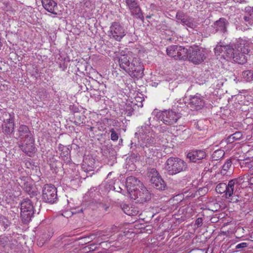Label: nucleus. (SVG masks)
Segmentation results:
<instances>
[{
  "instance_id": "nucleus-1",
  "label": "nucleus",
  "mask_w": 253,
  "mask_h": 253,
  "mask_svg": "<svg viewBox=\"0 0 253 253\" xmlns=\"http://www.w3.org/2000/svg\"><path fill=\"white\" fill-rule=\"evenodd\" d=\"M119 67L132 78L140 79L143 76V65L137 56L128 51L118 57Z\"/></svg>"
},
{
  "instance_id": "nucleus-2",
  "label": "nucleus",
  "mask_w": 253,
  "mask_h": 253,
  "mask_svg": "<svg viewBox=\"0 0 253 253\" xmlns=\"http://www.w3.org/2000/svg\"><path fill=\"white\" fill-rule=\"evenodd\" d=\"M187 163L178 157H171L165 164V169L169 175H174L187 170Z\"/></svg>"
},
{
  "instance_id": "nucleus-3",
  "label": "nucleus",
  "mask_w": 253,
  "mask_h": 253,
  "mask_svg": "<svg viewBox=\"0 0 253 253\" xmlns=\"http://www.w3.org/2000/svg\"><path fill=\"white\" fill-rule=\"evenodd\" d=\"M244 177L240 176L229 181L227 184V189L225 193V198L233 200L234 198L238 197L242 189L241 184Z\"/></svg>"
},
{
  "instance_id": "nucleus-4",
  "label": "nucleus",
  "mask_w": 253,
  "mask_h": 253,
  "mask_svg": "<svg viewBox=\"0 0 253 253\" xmlns=\"http://www.w3.org/2000/svg\"><path fill=\"white\" fill-rule=\"evenodd\" d=\"M21 218L24 224L29 222L34 215L32 202L29 199H24L21 203Z\"/></svg>"
},
{
  "instance_id": "nucleus-5",
  "label": "nucleus",
  "mask_w": 253,
  "mask_h": 253,
  "mask_svg": "<svg viewBox=\"0 0 253 253\" xmlns=\"http://www.w3.org/2000/svg\"><path fill=\"white\" fill-rule=\"evenodd\" d=\"M206 58L205 50L198 46L191 47L186 54V59L195 65L201 64Z\"/></svg>"
},
{
  "instance_id": "nucleus-6",
  "label": "nucleus",
  "mask_w": 253,
  "mask_h": 253,
  "mask_svg": "<svg viewBox=\"0 0 253 253\" xmlns=\"http://www.w3.org/2000/svg\"><path fill=\"white\" fill-rule=\"evenodd\" d=\"M156 117L164 124L171 126L176 123L181 116L179 113L176 112L172 110H166L158 112Z\"/></svg>"
},
{
  "instance_id": "nucleus-7",
  "label": "nucleus",
  "mask_w": 253,
  "mask_h": 253,
  "mask_svg": "<svg viewBox=\"0 0 253 253\" xmlns=\"http://www.w3.org/2000/svg\"><path fill=\"white\" fill-rule=\"evenodd\" d=\"M167 54L175 60H186V54L188 49L184 47L178 45H171L167 48Z\"/></svg>"
},
{
  "instance_id": "nucleus-8",
  "label": "nucleus",
  "mask_w": 253,
  "mask_h": 253,
  "mask_svg": "<svg viewBox=\"0 0 253 253\" xmlns=\"http://www.w3.org/2000/svg\"><path fill=\"white\" fill-rule=\"evenodd\" d=\"M42 200L45 203L53 204L57 199L56 188L52 184H46L42 189Z\"/></svg>"
},
{
  "instance_id": "nucleus-9",
  "label": "nucleus",
  "mask_w": 253,
  "mask_h": 253,
  "mask_svg": "<svg viewBox=\"0 0 253 253\" xmlns=\"http://www.w3.org/2000/svg\"><path fill=\"white\" fill-rule=\"evenodd\" d=\"M129 196L131 199L136 200V202L139 203L147 202L151 199V194L143 185L131 193Z\"/></svg>"
},
{
  "instance_id": "nucleus-10",
  "label": "nucleus",
  "mask_w": 253,
  "mask_h": 253,
  "mask_svg": "<svg viewBox=\"0 0 253 253\" xmlns=\"http://www.w3.org/2000/svg\"><path fill=\"white\" fill-rule=\"evenodd\" d=\"M17 181L19 185L30 196V197H33L37 195L38 191L29 177L21 176Z\"/></svg>"
},
{
  "instance_id": "nucleus-11",
  "label": "nucleus",
  "mask_w": 253,
  "mask_h": 253,
  "mask_svg": "<svg viewBox=\"0 0 253 253\" xmlns=\"http://www.w3.org/2000/svg\"><path fill=\"white\" fill-rule=\"evenodd\" d=\"M109 36L110 39L117 41H121L126 35L124 27L118 22H113L110 27Z\"/></svg>"
},
{
  "instance_id": "nucleus-12",
  "label": "nucleus",
  "mask_w": 253,
  "mask_h": 253,
  "mask_svg": "<svg viewBox=\"0 0 253 253\" xmlns=\"http://www.w3.org/2000/svg\"><path fill=\"white\" fill-rule=\"evenodd\" d=\"M125 2L132 16L142 21L144 20L143 12L137 0H125Z\"/></svg>"
},
{
  "instance_id": "nucleus-13",
  "label": "nucleus",
  "mask_w": 253,
  "mask_h": 253,
  "mask_svg": "<svg viewBox=\"0 0 253 253\" xmlns=\"http://www.w3.org/2000/svg\"><path fill=\"white\" fill-rule=\"evenodd\" d=\"M249 52L248 49L243 44H237V51L232 59L240 64H244L247 61L246 54Z\"/></svg>"
},
{
  "instance_id": "nucleus-14",
  "label": "nucleus",
  "mask_w": 253,
  "mask_h": 253,
  "mask_svg": "<svg viewBox=\"0 0 253 253\" xmlns=\"http://www.w3.org/2000/svg\"><path fill=\"white\" fill-rule=\"evenodd\" d=\"M189 105L191 110H201L205 105V101L203 96L198 93L195 95L191 96L189 99Z\"/></svg>"
},
{
  "instance_id": "nucleus-15",
  "label": "nucleus",
  "mask_w": 253,
  "mask_h": 253,
  "mask_svg": "<svg viewBox=\"0 0 253 253\" xmlns=\"http://www.w3.org/2000/svg\"><path fill=\"white\" fill-rule=\"evenodd\" d=\"M143 184L137 178L129 176L126 179V188L129 195L134 190L140 188Z\"/></svg>"
},
{
  "instance_id": "nucleus-16",
  "label": "nucleus",
  "mask_w": 253,
  "mask_h": 253,
  "mask_svg": "<svg viewBox=\"0 0 253 253\" xmlns=\"http://www.w3.org/2000/svg\"><path fill=\"white\" fill-rule=\"evenodd\" d=\"M176 19L180 21L181 23L191 28H194L196 25L194 23V19L190 17L182 11H178L176 14Z\"/></svg>"
},
{
  "instance_id": "nucleus-17",
  "label": "nucleus",
  "mask_w": 253,
  "mask_h": 253,
  "mask_svg": "<svg viewBox=\"0 0 253 253\" xmlns=\"http://www.w3.org/2000/svg\"><path fill=\"white\" fill-rule=\"evenodd\" d=\"M43 7L48 12L54 15L59 14L61 10L59 9L57 3L54 0H42Z\"/></svg>"
},
{
  "instance_id": "nucleus-18",
  "label": "nucleus",
  "mask_w": 253,
  "mask_h": 253,
  "mask_svg": "<svg viewBox=\"0 0 253 253\" xmlns=\"http://www.w3.org/2000/svg\"><path fill=\"white\" fill-rule=\"evenodd\" d=\"M14 137L17 139H28L32 138V134L28 126L20 125L14 133Z\"/></svg>"
},
{
  "instance_id": "nucleus-19",
  "label": "nucleus",
  "mask_w": 253,
  "mask_h": 253,
  "mask_svg": "<svg viewBox=\"0 0 253 253\" xmlns=\"http://www.w3.org/2000/svg\"><path fill=\"white\" fill-rule=\"evenodd\" d=\"M207 154L205 150H192L187 154V158L191 162L196 163L198 161L205 158Z\"/></svg>"
},
{
  "instance_id": "nucleus-20",
  "label": "nucleus",
  "mask_w": 253,
  "mask_h": 253,
  "mask_svg": "<svg viewBox=\"0 0 253 253\" xmlns=\"http://www.w3.org/2000/svg\"><path fill=\"white\" fill-rule=\"evenodd\" d=\"M26 142L19 146L21 150L29 156H31L34 153L35 146L34 144V139L30 138L25 140Z\"/></svg>"
},
{
  "instance_id": "nucleus-21",
  "label": "nucleus",
  "mask_w": 253,
  "mask_h": 253,
  "mask_svg": "<svg viewBox=\"0 0 253 253\" xmlns=\"http://www.w3.org/2000/svg\"><path fill=\"white\" fill-rule=\"evenodd\" d=\"M229 25V22L224 18H220L216 21L213 25V27L215 32H219L222 33L227 32V27Z\"/></svg>"
},
{
  "instance_id": "nucleus-22",
  "label": "nucleus",
  "mask_w": 253,
  "mask_h": 253,
  "mask_svg": "<svg viewBox=\"0 0 253 253\" xmlns=\"http://www.w3.org/2000/svg\"><path fill=\"white\" fill-rule=\"evenodd\" d=\"M15 239H13L10 235H5L4 234L0 236V245L4 247L7 246L11 248L15 246L16 244Z\"/></svg>"
},
{
  "instance_id": "nucleus-23",
  "label": "nucleus",
  "mask_w": 253,
  "mask_h": 253,
  "mask_svg": "<svg viewBox=\"0 0 253 253\" xmlns=\"http://www.w3.org/2000/svg\"><path fill=\"white\" fill-rule=\"evenodd\" d=\"M140 141L141 142H140V145L143 148H148L156 144L155 138L150 135H143L140 137Z\"/></svg>"
},
{
  "instance_id": "nucleus-24",
  "label": "nucleus",
  "mask_w": 253,
  "mask_h": 253,
  "mask_svg": "<svg viewBox=\"0 0 253 253\" xmlns=\"http://www.w3.org/2000/svg\"><path fill=\"white\" fill-rule=\"evenodd\" d=\"M243 19L248 26H253V7L246 6L244 9Z\"/></svg>"
},
{
  "instance_id": "nucleus-25",
  "label": "nucleus",
  "mask_w": 253,
  "mask_h": 253,
  "mask_svg": "<svg viewBox=\"0 0 253 253\" xmlns=\"http://www.w3.org/2000/svg\"><path fill=\"white\" fill-rule=\"evenodd\" d=\"M14 128V123L13 120L7 119L4 120L2 125V132L6 135H10L13 131Z\"/></svg>"
},
{
  "instance_id": "nucleus-26",
  "label": "nucleus",
  "mask_w": 253,
  "mask_h": 253,
  "mask_svg": "<svg viewBox=\"0 0 253 253\" xmlns=\"http://www.w3.org/2000/svg\"><path fill=\"white\" fill-rule=\"evenodd\" d=\"M237 44L233 46L232 44H226L224 46L223 56L227 60L232 59L234 57V54L237 51Z\"/></svg>"
},
{
  "instance_id": "nucleus-27",
  "label": "nucleus",
  "mask_w": 253,
  "mask_h": 253,
  "mask_svg": "<svg viewBox=\"0 0 253 253\" xmlns=\"http://www.w3.org/2000/svg\"><path fill=\"white\" fill-rule=\"evenodd\" d=\"M234 159L230 158L226 160L225 163L222 167L220 170V173L223 175H230L233 171V167H232L233 162L232 160Z\"/></svg>"
},
{
  "instance_id": "nucleus-28",
  "label": "nucleus",
  "mask_w": 253,
  "mask_h": 253,
  "mask_svg": "<svg viewBox=\"0 0 253 253\" xmlns=\"http://www.w3.org/2000/svg\"><path fill=\"white\" fill-rule=\"evenodd\" d=\"M94 160L92 158H85L83 161L82 164V169L86 173L94 170Z\"/></svg>"
},
{
  "instance_id": "nucleus-29",
  "label": "nucleus",
  "mask_w": 253,
  "mask_h": 253,
  "mask_svg": "<svg viewBox=\"0 0 253 253\" xmlns=\"http://www.w3.org/2000/svg\"><path fill=\"white\" fill-rule=\"evenodd\" d=\"M150 181L153 186L158 190H164L167 187L166 182L161 176L155 179L150 180Z\"/></svg>"
},
{
  "instance_id": "nucleus-30",
  "label": "nucleus",
  "mask_w": 253,
  "mask_h": 253,
  "mask_svg": "<svg viewBox=\"0 0 253 253\" xmlns=\"http://www.w3.org/2000/svg\"><path fill=\"white\" fill-rule=\"evenodd\" d=\"M122 209L126 214L129 216L135 215L138 212V211L134 210V208L126 204L123 205Z\"/></svg>"
},
{
  "instance_id": "nucleus-31",
  "label": "nucleus",
  "mask_w": 253,
  "mask_h": 253,
  "mask_svg": "<svg viewBox=\"0 0 253 253\" xmlns=\"http://www.w3.org/2000/svg\"><path fill=\"white\" fill-rule=\"evenodd\" d=\"M225 152L222 149H218L213 152L211 158L212 161H218L221 159L224 156Z\"/></svg>"
},
{
  "instance_id": "nucleus-32",
  "label": "nucleus",
  "mask_w": 253,
  "mask_h": 253,
  "mask_svg": "<svg viewBox=\"0 0 253 253\" xmlns=\"http://www.w3.org/2000/svg\"><path fill=\"white\" fill-rule=\"evenodd\" d=\"M243 78L247 82L253 81V71L246 70L242 73Z\"/></svg>"
},
{
  "instance_id": "nucleus-33",
  "label": "nucleus",
  "mask_w": 253,
  "mask_h": 253,
  "mask_svg": "<svg viewBox=\"0 0 253 253\" xmlns=\"http://www.w3.org/2000/svg\"><path fill=\"white\" fill-rule=\"evenodd\" d=\"M227 189V184L225 183H218L215 188L216 192L218 194H223L225 196V193Z\"/></svg>"
},
{
  "instance_id": "nucleus-34",
  "label": "nucleus",
  "mask_w": 253,
  "mask_h": 253,
  "mask_svg": "<svg viewBox=\"0 0 253 253\" xmlns=\"http://www.w3.org/2000/svg\"><path fill=\"white\" fill-rule=\"evenodd\" d=\"M148 175L150 178V180H152V179H155L161 176L156 169L154 168L149 169L148 171Z\"/></svg>"
},
{
  "instance_id": "nucleus-35",
  "label": "nucleus",
  "mask_w": 253,
  "mask_h": 253,
  "mask_svg": "<svg viewBox=\"0 0 253 253\" xmlns=\"http://www.w3.org/2000/svg\"><path fill=\"white\" fill-rule=\"evenodd\" d=\"M225 46L226 44H223V43L221 42H218L214 49L215 54L219 55L222 52H224V46Z\"/></svg>"
},
{
  "instance_id": "nucleus-36",
  "label": "nucleus",
  "mask_w": 253,
  "mask_h": 253,
  "mask_svg": "<svg viewBox=\"0 0 253 253\" xmlns=\"http://www.w3.org/2000/svg\"><path fill=\"white\" fill-rule=\"evenodd\" d=\"M11 222L5 216H1L0 218V224L3 227V229L5 230L10 225Z\"/></svg>"
},
{
  "instance_id": "nucleus-37",
  "label": "nucleus",
  "mask_w": 253,
  "mask_h": 253,
  "mask_svg": "<svg viewBox=\"0 0 253 253\" xmlns=\"http://www.w3.org/2000/svg\"><path fill=\"white\" fill-rule=\"evenodd\" d=\"M109 132L111 133V139L113 141H117L120 135V134L118 131L116 130L114 128H111L109 130Z\"/></svg>"
},
{
  "instance_id": "nucleus-38",
  "label": "nucleus",
  "mask_w": 253,
  "mask_h": 253,
  "mask_svg": "<svg viewBox=\"0 0 253 253\" xmlns=\"http://www.w3.org/2000/svg\"><path fill=\"white\" fill-rule=\"evenodd\" d=\"M150 119L151 118H149L148 119V122L145 123L144 125L141 126V128L139 130L140 133L145 134L147 132V131H148V128H149L151 126Z\"/></svg>"
},
{
  "instance_id": "nucleus-39",
  "label": "nucleus",
  "mask_w": 253,
  "mask_h": 253,
  "mask_svg": "<svg viewBox=\"0 0 253 253\" xmlns=\"http://www.w3.org/2000/svg\"><path fill=\"white\" fill-rule=\"evenodd\" d=\"M85 117L83 115H77L75 117L74 123L76 125H79L83 124L84 120Z\"/></svg>"
},
{
  "instance_id": "nucleus-40",
  "label": "nucleus",
  "mask_w": 253,
  "mask_h": 253,
  "mask_svg": "<svg viewBox=\"0 0 253 253\" xmlns=\"http://www.w3.org/2000/svg\"><path fill=\"white\" fill-rule=\"evenodd\" d=\"M60 155L64 161H69L68 159L69 158L68 156L70 155V153L68 148H65V150H64L63 149H62Z\"/></svg>"
},
{
  "instance_id": "nucleus-41",
  "label": "nucleus",
  "mask_w": 253,
  "mask_h": 253,
  "mask_svg": "<svg viewBox=\"0 0 253 253\" xmlns=\"http://www.w3.org/2000/svg\"><path fill=\"white\" fill-rule=\"evenodd\" d=\"M25 167L29 169H34V168H36L34 166V163L29 160H26L25 162Z\"/></svg>"
},
{
  "instance_id": "nucleus-42",
  "label": "nucleus",
  "mask_w": 253,
  "mask_h": 253,
  "mask_svg": "<svg viewBox=\"0 0 253 253\" xmlns=\"http://www.w3.org/2000/svg\"><path fill=\"white\" fill-rule=\"evenodd\" d=\"M242 136V134L241 132L239 131L236 132L232 135V139L235 140H239L241 138Z\"/></svg>"
},
{
  "instance_id": "nucleus-43",
  "label": "nucleus",
  "mask_w": 253,
  "mask_h": 253,
  "mask_svg": "<svg viewBox=\"0 0 253 253\" xmlns=\"http://www.w3.org/2000/svg\"><path fill=\"white\" fill-rule=\"evenodd\" d=\"M242 177L244 178L243 180V182L245 179H247L249 184L253 185V177L250 176L249 175H245Z\"/></svg>"
},
{
  "instance_id": "nucleus-44",
  "label": "nucleus",
  "mask_w": 253,
  "mask_h": 253,
  "mask_svg": "<svg viewBox=\"0 0 253 253\" xmlns=\"http://www.w3.org/2000/svg\"><path fill=\"white\" fill-rule=\"evenodd\" d=\"M248 244L245 242H242L236 246V249H240L247 248Z\"/></svg>"
},
{
  "instance_id": "nucleus-45",
  "label": "nucleus",
  "mask_w": 253,
  "mask_h": 253,
  "mask_svg": "<svg viewBox=\"0 0 253 253\" xmlns=\"http://www.w3.org/2000/svg\"><path fill=\"white\" fill-rule=\"evenodd\" d=\"M203 224V219L201 217L198 218L195 221V224L198 227H201Z\"/></svg>"
},
{
  "instance_id": "nucleus-46",
  "label": "nucleus",
  "mask_w": 253,
  "mask_h": 253,
  "mask_svg": "<svg viewBox=\"0 0 253 253\" xmlns=\"http://www.w3.org/2000/svg\"><path fill=\"white\" fill-rule=\"evenodd\" d=\"M133 111V109L131 107H129L128 109H126V114L127 116H130Z\"/></svg>"
},
{
  "instance_id": "nucleus-47",
  "label": "nucleus",
  "mask_w": 253,
  "mask_h": 253,
  "mask_svg": "<svg viewBox=\"0 0 253 253\" xmlns=\"http://www.w3.org/2000/svg\"><path fill=\"white\" fill-rule=\"evenodd\" d=\"M201 125V122H198L197 123L195 124L196 128L199 130H202L204 129V126L202 127L201 126H200Z\"/></svg>"
},
{
  "instance_id": "nucleus-48",
  "label": "nucleus",
  "mask_w": 253,
  "mask_h": 253,
  "mask_svg": "<svg viewBox=\"0 0 253 253\" xmlns=\"http://www.w3.org/2000/svg\"><path fill=\"white\" fill-rule=\"evenodd\" d=\"M114 190L118 192H121L123 190V188L119 185L118 187H116L114 186Z\"/></svg>"
},
{
  "instance_id": "nucleus-49",
  "label": "nucleus",
  "mask_w": 253,
  "mask_h": 253,
  "mask_svg": "<svg viewBox=\"0 0 253 253\" xmlns=\"http://www.w3.org/2000/svg\"><path fill=\"white\" fill-rule=\"evenodd\" d=\"M59 67L62 71H64L65 69L67 68V66L65 65V63H63L62 65L60 64Z\"/></svg>"
},
{
  "instance_id": "nucleus-50",
  "label": "nucleus",
  "mask_w": 253,
  "mask_h": 253,
  "mask_svg": "<svg viewBox=\"0 0 253 253\" xmlns=\"http://www.w3.org/2000/svg\"><path fill=\"white\" fill-rule=\"evenodd\" d=\"M71 245H72V243H71L70 244H65L64 246V249L67 250L68 248H69V246H71Z\"/></svg>"
},
{
  "instance_id": "nucleus-51",
  "label": "nucleus",
  "mask_w": 253,
  "mask_h": 253,
  "mask_svg": "<svg viewBox=\"0 0 253 253\" xmlns=\"http://www.w3.org/2000/svg\"><path fill=\"white\" fill-rule=\"evenodd\" d=\"M65 148H66V147H65V146H63V145H60L59 146V150H60L61 151V150H62V149H63V150H65Z\"/></svg>"
},
{
  "instance_id": "nucleus-52",
  "label": "nucleus",
  "mask_w": 253,
  "mask_h": 253,
  "mask_svg": "<svg viewBox=\"0 0 253 253\" xmlns=\"http://www.w3.org/2000/svg\"><path fill=\"white\" fill-rule=\"evenodd\" d=\"M235 2H240V3H241V2H244L245 1V0H233Z\"/></svg>"
},
{
  "instance_id": "nucleus-53",
  "label": "nucleus",
  "mask_w": 253,
  "mask_h": 253,
  "mask_svg": "<svg viewBox=\"0 0 253 253\" xmlns=\"http://www.w3.org/2000/svg\"><path fill=\"white\" fill-rule=\"evenodd\" d=\"M133 146L136 147V143H134L133 142H132L131 141V142L130 143V147H131V148H132Z\"/></svg>"
},
{
  "instance_id": "nucleus-54",
  "label": "nucleus",
  "mask_w": 253,
  "mask_h": 253,
  "mask_svg": "<svg viewBox=\"0 0 253 253\" xmlns=\"http://www.w3.org/2000/svg\"><path fill=\"white\" fill-rule=\"evenodd\" d=\"M84 4L86 5V7H88L90 5V3L89 2L86 1L84 3Z\"/></svg>"
},
{
  "instance_id": "nucleus-55",
  "label": "nucleus",
  "mask_w": 253,
  "mask_h": 253,
  "mask_svg": "<svg viewBox=\"0 0 253 253\" xmlns=\"http://www.w3.org/2000/svg\"><path fill=\"white\" fill-rule=\"evenodd\" d=\"M117 229V226H115L114 225L113 228H112V229L114 230L115 231V230H116Z\"/></svg>"
},
{
  "instance_id": "nucleus-56",
  "label": "nucleus",
  "mask_w": 253,
  "mask_h": 253,
  "mask_svg": "<svg viewBox=\"0 0 253 253\" xmlns=\"http://www.w3.org/2000/svg\"><path fill=\"white\" fill-rule=\"evenodd\" d=\"M244 164V162H243L242 163H240V165H241L242 167H243Z\"/></svg>"
},
{
  "instance_id": "nucleus-57",
  "label": "nucleus",
  "mask_w": 253,
  "mask_h": 253,
  "mask_svg": "<svg viewBox=\"0 0 253 253\" xmlns=\"http://www.w3.org/2000/svg\"><path fill=\"white\" fill-rule=\"evenodd\" d=\"M80 211L81 212H83V209H82L80 210Z\"/></svg>"
}]
</instances>
